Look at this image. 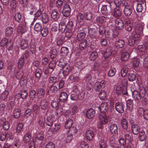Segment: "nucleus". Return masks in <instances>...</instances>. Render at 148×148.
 I'll return each instance as SVG.
<instances>
[{
	"label": "nucleus",
	"mask_w": 148,
	"mask_h": 148,
	"mask_svg": "<svg viewBox=\"0 0 148 148\" xmlns=\"http://www.w3.org/2000/svg\"><path fill=\"white\" fill-rule=\"evenodd\" d=\"M24 59L23 58H21L19 60L18 63V67L21 69L22 68L24 64Z\"/></svg>",
	"instance_id": "nucleus-63"
},
{
	"label": "nucleus",
	"mask_w": 148,
	"mask_h": 148,
	"mask_svg": "<svg viewBox=\"0 0 148 148\" xmlns=\"http://www.w3.org/2000/svg\"><path fill=\"white\" fill-rule=\"evenodd\" d=\"M71 9L69 5L68 4L65 5L62 10V14L63 16L66 17H68L71 14Z\"/></svg>",
	"instance_id": "nucleus-8"
},
{
	"label": "nucleus",
	"mask_w": 148,
	"mask_h": 148,
	"mask_svg": "<svg viewBox=\"0 0 148 148\" xmlns=\"http://www.w3.org/2000/svg\"><path fill=\"white\" fill-rule=\"evenodd\" d=\"M68 133H69V134L71 135H75L77 132L76 128L74 127H71L70 128Z\"/></svg>",
	"instance_id": "nucleus-52"
},
{
	"label": "nucleus",
	"mask_w": 148,
	"mask_h": 148,
	"mask_svg": "<svg viewBox=\"0 0 148 148\" xmlns=\"http://www.w3.org/2000/svg\"><path fill=\"white\" fill-rule=\"evenodd\" d=\"M132 96L135 101L138 102L141 98L140 93L136 90H134L132 92Z\"/></svg>",
	"instance_id": "nucleus-17"
},
{
	"label": "nucleus",
	"mask_w": 148,
	"mask_h": 148,
	"mask_svg": "<svg viewBox=\"0 0 148 148\" xmlns=\"http://www.w3.org/2000/svg\"><path fill=\"white\" fill-rule=\"evenodd\" d=\"M98 57V53L96 51L92 52L90 54L89 58L92 61H94Z\"/></svg>",
	"instance_id": "nucleus-54"
},
{
	"label": "nucleus",
	"mask_w": 148,
	"mask_h": 148,
	"mask_svg": "<svg viewBox=\"0 0 148 148\" xmlns=\"http://www.w3.org/2000/svg\"><path fill=\"white\" fill-rule=\"evenodd\" d=\"M73 123V121L71 119H69L65 123V127L66 128L69 129L71 127Z\"/></svg>",
	"instance_id": "nucleus-47"
},
{
	"label": "nucleus",
	"mask_w": 148,
	"mask_h": 148,
	"mask_svg": "<svg viewBox=\"0 0 148 148\" xmlns=\"http://www.w3.org/2000/svg\"><path fill=\"white\" fill-rule=\"evenodd\" d=\"M57 77L50 76L48 78V82L49 84L53 85L57 81Z\"/></svg>",
	"instance_id": "nucleus-43"
},
{
	"label": "nucleus",
	"mask_w": 148,
	"mask_h": 148,
	"mask_svg": "<svg viewBox=\"0 0 148 148\" xmlns=\"http://www.w3.org/2000/svg\"><path fill=\"white\" fill-rule=\"evenodd\" d=\"M13 41L11 40H10L8 42L7 45L5 46L7 49L8 50H12L13 48Z\"/></svg>",
	"instance_id": "nucleus-45"
},
{
	"label": "nucleus",
	"mask_w": 148,
	"mask_h": 148,
	"mask_svg": "<svg viewBox=\"0 0 148 148\" xmlns=\"http://www.w3.org/2000/svg\"><path fill=\"white\" fill-rule=\"evenodd\" d=\"M133 103L131 99H128L127 101L126 108L128 110H131L133 108Z\"/></svg>",
	"instance_id": "nucleus-48"
},
{
	"label": "nucleus",
	"mask_w": 148,
	"mask_h": 148,
	"mask_svg": "<svg viewBox=\"0 0 148 148\" xmlns=\"http://www.w3.org/2000/svg\"><path fill=\"white\" fill-rule=\"evenodd\" d=\"M67 94L65 92H61L59 97V100L62 102H65L67 99Z\"/></svg>",
	"instance_id": "nucleus-29"
},
{
	"label": "nucleus",
	"mask_w": 148,
	"mask_h": 148,
	"mask_svg": "<svg viewBox=\"0 0 148 148\" xmlns=\"http://www.w3.org/2000/svg\"><path fill=\"white\" fill-rule=\"evenodd\" d=\"M27 27L26 23L24 21H21L19 25L17 31L20 34H22L25 33L27 31Z\"/></svg>",
	"instance_id": "nucleus-6"
},
{
	"label": "nucleus",
	"mask_w": 148,
	"mask_h": 148,
	"mask_svg": "<svg viewBox=\"0 0 148 148\" xmlns=\"http://www.w3.org/2000/svg\"><path fill=\"white\" fill-rule=\"evenodd\" d=\"M125 43V42L123 40L119 39L115 42V45L118 49H120L123 47Z\"/></svg>",
	"instance_id": "nucleus-28"
},
{
	"label": "nucleus",
	"mask_w": 148,
	"mask_h": 148,
	"mask_svg": "<svg viewBox=\"0 0 148 148\" xmlns=\"http://www.w3.org/2000/svg\"><path fill=\"white\" fill-rule=\"evenodd\" d=\"M21 114V110L20 109L15 108L13 111V115L15 119H18L19 117Z\"/></svg>",
	"instance_id": "nucleus-34"
},
{
	"label": "nucleus",
	"mask_w": 148,
	"mask_h": 148,
	"mask_svg": "<svg viewBox=\"0 0 148 148\" xmlns=\"http://www.w3.org/2000/svg\"><path fill=\"white\" fill-rule=\"evenodd\" d=\"M53 118L51 116H49L47 117L46 123L48 126H51L53 124Z\"/></svg>",
	"instance_id": "nucleus-46"
},
{
	"label": "nucleus",
	"mask_w": 148,
	"mask_h": 148,
	"mask_svg": "<svg viewBox=\"0 0 148 148\" xmlns=\"http://www.w3.org/2000/svg\"><path fill=\"white\" fill-rule=\"evenodd\" d=\"M13 32V29L11 27H8L5 29V33L6 36H7L12 35Z\"/></svg>",
	"instance_id": "nucleus-38"
},
{
	"label": "nucleus",
	"mask_w": 148,
	"mask_h": 148,
	"mask_svg": "<svg viewBox=\"0 0 148 148\" xmlns=\"http://www.w3.org/2000/svg\"><path fill=\"white\" fill-rule=\"evenodd\" d=\"M20 46L21 49H25L28 46V41L25 40H22L21 42Z\"/></svg>",
	"instance_id": "nucleus-31"
},
{
	"label": "nucleus",
	"mask_w": 148,
	"mask_h": 148,
	"mask_svg": "<svg viewBox=\"0 0 148 148\" xmlns=\"http://www.w3.org/2000/svg\"><path fill=\"white\" fill-rule=\"evenodd\" d=\"M0 125L3 127L4 130H7L9 128V123L5 118L3 117L0 119Z\"/></svg>",
	"instance_id": "nucleus-9"
},
{
	"label": "nucleus",
	"mask_w": 148,
	"mask_h": 148,
	"mask_svg": "<svg viewBox=\"0 0 148 148\" xmlns=\"http://www.w3.org/2000/svg\"><path fill=\"white\" fill-rule=\"evenodd\" d=\"M129 56L130 55L128 52H123L121 55V60L123 61H127L128 60Z\"/></svg>",
	"instance_id": "nucleus-32"
},
{
	"label": "nucleus",
	"mask_w": 148,
	"mask_h": 148,
	"mask_svg": "<svg viewBox=\"0 0 148 148\" xmlns=\"http://www.w3.org/2000/svg\"><path fill=\"white\" fill-rule=\"evenodd\" d=\"M22 18V15L19 13H16L14 15L15 20L18 23H20L21 21Z\"/></svg>",
	"instance_id": "nucleus-56"
},
{
	"label": "nucleus",
	"mask_w": 148,
	"mask_h": 148,
	"mask_svg": "<svg viewBox=\"0 0 148 148\" xmlns=\"http://www.w3.org/2000/svg\"><path fill=\"white\" fill-rule=\"evenodd\" d=\"M68 80L71 83L79 82L81 81V79L79 76L71 75L70 76Z\"/></svg>",
	"instance_id": "nucleus-13"
},
{
	"label": "nucleus",
	"mask_w": 148,
	"mask_h": 148,
	"mask_svg": "<svg viewBox=\"0 0 148 148\" xmlns=\"http://www.w3.org/2000/svg\"><path fill=\"white\" fill-rule=\"evenodd\" d=\"M139 127L138 125L134 124L132 125L131 130L132 133L134 135H137L139 132Z\"/></svg>",
	"instance_id": "nucleus-19"
},
{
	"label": "nucleus",
	"mask_w": 148,
	"mask_h": 148,
	"mask_svg": "<svg viewBox=\"0 0 148 148\" xmlns=\"http://www.w3.org/2000/svg\"><path fill=\"white\" fill-rule=\"evenodd\" d=\"M40 20L42 21L43 23L46 24L49 21L50 18V16L49 15L47 14L43 13H42V11L39 9L34 14V20L35 21L40 16Z\"/></svg>",
	"instance_id": "nucleus-2"
},
{
	"label": "nucleus",
	"mask_w": 148,
	"mask_h": 148,
	"mask_svg": "<svg viewBox=\"0 0 148 148\" xmlns=\"http://www.w3.org/2000/svg\"><path fill=\"white\" fill-rule=\"evenodd\" d=\"M141 58L143 60V64L144 67L148 68V55L144 53L141 56Z\"/></svg>",
	"instance_id": "nucleus-15"
},
{
	"label": "nucleus",
	"mask_w": 148,
	"mask_h": 148,
	"mask_svg": "<svg viewBox=\"0 0 148 148\" xmlns=\"http://www.w3.org/2000/svg\"><path fill=\"white\" fill-rule=\"evenodd\" d=\"M116 92L118 95L121 94L123 95H126L128 94L127 89L125 87L121 88L119 86L117 87Z\"/></svg>",
	"instance_id": "nucleus-11"
},
{
	"label": "nucleus",
	"mask_w": 148,
	"mask_h": 148,
	"mask_svg": "<svg viewBox=\"0 0 148 148\" xmlns=\"http://www.w3.org/2000/svg\"><path fill=\"white\" fill-rule=\"evenodd\" d=\"M143 26L140 24L138 23L135 26V30L136 34H135V37H137L138 38L140 37L141 34L143 33Z\"/></svg>",
	"instance_id": "nucleus-4"
},
{
	"label": "nucleus",
	"mask_w": 148,
	"mask_h": 148,
	"mask_svg": "<svg viewBox=\"0 0 148 148\" xmlns=\"http://www.w3.org/2000/svg\"><path fill=\"white\" fill-rule=\"evenodd\" d=\"M107 18L103 16H100L97 17L96 18V21L99 23H102L106 22Z\"/></svg>",
	"instance_id": "nucleus-44"
},
{
	"label": "nucleus",
	"mask_w": 148,
	"mask_h": 148,
	"mask_svg": "<svg viewBox=\"0 0 148 148\" xmlns=\"http://www.w3.org/2000/svg\"><path fill=\"white\" fill-rule=\"evenodd\" d=\"M51 16L53 19L55 21H57L60 17L58 12L56 10L52 11L51 13Z\"/></svg>",
	"instance_id": "nucleus-33"
},
{
	"label": "nucleus",
	"mask_w": 148,
	"mask_h": 148,
	"mask_svg": "<svg viewBox=\"0 0 148 148\" xmlns=\"http://www.w3.org/2000/svg\"><path fill=\"white\" fill-rule=\"evenodd\" d=\"M84 18L87 20H90L92 18V14L90 12H85L84 14Z\"/></svg>",
	"instance_id": "nucleus-58"
},
{
	"label": "nucleus",
	"mask_w": 148,
	"mask_h": 148,
	"mask_svg": "<svg viewBox=\"0 0 148 148\" xmlns=\"http://www.w3.org/2000/svg\"><path fill=\"white\" fill-rule=\"evenodd\" d=\"M96 33L95 29L93 28H90L88 30V33L91 37L95 38L96 36H94Z\"/></svg>",
	"instance_id": "nucleus-50"
},
{
	"label": "nucleus",
	"mask_w": 148,
	"mask_h": 148,
	"mask_svg": "<svg viewBox=\"0 0 148 148\" xmlns=\"http://www.w3.org/2000/svg\"><path fill=\"white\" fill-rule=\"evenodd\" d=\"M84 94L81 92L80 93L72 92L70 95V99L73 101H77L78 100H82L84 99Z\"/></svg>",
	"instance_id": "nucleus-3"
},
{
	"label": "nucleus",
	"mask_w": 148,
	"mask_h": 148,
	"mask_svg": "<svg viewBox=\"0 0 148 148\" xmlns=\"http://www.w3.org/2000/svg\"><path fill=\"white\" fill-rule=\"evenodd\" d=\"M66 59L64 58H61L59 62L58 66L60 67H64L66 64Z\"/></svg>",
	"instance_id": "nucleus-49"
},
{
	"label": "nucleus",
	"mask_w": 148,
	"mask_h": 148,
	"mask_svg": "<svg viewBox=\"0 0 148 148\" xmlns=\"http://www.w3.org/2000/svg\"><path fill=\"white\" fill-rule=\"evenodd\" d=\"M66 28L65 22L64 21H61L60 24H59V30L61 33L64 32Z\"/></svg>",
	"instance_id": "nucleus-23"
},
{
	"label": "nucleus",
	"mask_w": 148,
	"mask_h": 148,
	"mask_svg": "<svg viewBox=\"0 0 148 148\" xmlns=\"http://www.w3.org/2000/svg\"><path fill=\"white\" fill-rule=\"evenodd\" d=\"M95 115V112L94 110L90 108L86 112V116L89 119L93 118Z\"/></svg>",
	"instance_id": "nucleus-16"
},
{
	"label": "nucleus",
	"mask_w": 148,
	"mask_h": 148,
	"mask_svg": "<svg viewBox=\"0 0 148 148\" xmlns=\"http://www.w3.org/2000/svg\"><path fill=\"white\" fill-rule=\"evenodd\" d=\"M9 94L8 91L5 90L3 92L1 95L0 96V99L1 101H6L7 100V97Z\"/></svg>",
	"instance_id": "nucleus-35"
},
{
	"label": "nucleus",
	"mask_w": 148,
	"mask_h": 148,
	"mask_svg": "<svg viewBox=\"0 0 148 148\" xmlns=\"http://www.w3.org/2000/svg\"><path fill=\"white\" fill-rule=\"evenodd\" d=\"M124 8L123 12L126 16H130L132 12V7L129 3L126 2L124 3Z\"/></svg>",
	"instance_id": "nucleus-5"
},
{
	"label": "nucleus",
	"mask_w": 148,
	"mask_h": 148,
	"mask_svg": "<svg viewBox=\"0 0 148 148\" xmlns=\"http://www.w3.org/2000/svg\"><path fill=\"white\" fill-rule=\"evenodd\" d=\"M106 92L104 90L101 91L99 94V97L101 100L104 99L106 98Z\"/></svg>",
	"instance_id": "nucleus-61"
},
{
	"label": "nucleus",
	"mask_w": 148,
	"mask_h": 148,
	"mask_svg": "<svg viewBox=\"0 0 148 148\" xmlns=\"http://www.w3.org/2000/svg\"><path fill=\"white\" fill-rule=\"evenodd\" d=\"M32 137L31 133L29 132H25L23 136V141L25 143H28L30 141Z\"/></svg>",
	"instance_id": "nucleus-20"
},
{
	"label": "nucleus",
	"mask_w": 148,
	"mask_h": 148,
	"mask_svg": "<svg viewBox=\"0 0 148 148\" xmlns=\"http://www.w3.org/2000/svg\"><path fill=\"white\" fill-rule=\"evenodd\" d=\"M62 68H63V74L64 76L67 75L71 71L70 67L68 64H66Z\"/></svg>",
	"instance_id": "nucleus-25"
},
{
	"label": "nucleus",
	"mask_w": 148,
	"mask_h": 148,
	"mask_svg": "<svg viewBox=\"0 0 148 148\" xmlns=\"http://www.w3.org/2000/svg\"><path fill=\"white\" fill-rule=\"evenodd\" d=\"M121 125L123 129L126 130L128 126L127 121L125 119H122L121 121Z\"/></svg>",
	"instance_id": "nucleus-42"
},
{
	"label": "nucleus",
	"mask_w": 148,
	"mask_h": 148,
	"mask_svg": "<svg viewBox=\"0 0 148 148\" xmlns=\"http://www.w3.org/2000/svg\"><path fill=\"white\" fill-rule=\"evenodd\" d=\"M84 15L81 13H79L77 16V21L79 22H82L84 21Z\"/></svg>",
	"instance_id": "nucleus-64"
},
{
	"label": "nucleus",
	"mask_w": 148,
	"mask_h": 148,
	"mask_svg": "<svg viewBox=\"0 0 148 148\" xmlns=\"http://www.w3.org/2000/svg\"><path fill=\"white\" fill-rule=\"evenodd\" d=\"M112 3V8L115 7H118L121 4V2L120 0H114L113 2Z\"/></svg>",
	"instance_id": "nucleus-57"
},
{
	"label": "nucleus",
	"mask_w": 148,
	"mask_h": 148,
	"mask_svg": "<svg viewBox=\"0 0 148 148\" xmlns=\"http://www.w3.org/2000/svg\"><path fill=\"white\" fill-rule=\"evenodd\" d=\"M42 28L41 24L39 23H36L34 25V29L36 32H40Z\"/></svg>",
	"instance_id": "nucleus-60"
},
{
	"label": "nucleus",
	"mask_w": 148,
	"mask_h": 148,
	"mask_svg": "<svg viewBox=\"0 0 148 148\" xmlns=\"http://www.w3.org/2000/svg\"><path fill=\"white\" fill-rule=\"evenodd\" d=\"M69 52V49L67 47H62L61 49L60 54L61 56H67Z\"/></svg>",
	"instance_id": "nucleus-30"
},
{
	"label": "nucleus",
	"mask_w": 148,
	"mask_h": 148,
	"mask_svg": "<svg viewBox=\"0 0 148 148\" xmlns=\"http://www.w3.org/2000/svg\"><path fill=\"white\" fill-rule=\"evenodd\" d=\"M107 138L105 137L101 138L99 144L100 148H106Z\"/></svg>",
	"instance_id": "nucleus-22"
},
{
	"label": "nucleus",
	"mask_w": 148,
	"mask_h": 148,
	"mask_svg": "<svg viewBox=\"0 0 148 148\" xmlns=\"http://www.w3.org/2000/svg\"><path fill=\"white\" fill-rule=\"evenodd\" d=\"M110 129L112 134L114 135L117 134L118 127L115 124H112L110 125Z\"/></svg>",
	"instance_id": "nucleus-14"
},
{
	"label": "nucleus",
	"mask_w": 148,
	"mask_h": 148,
	"mask_svg": "<svg viewBox=\"0 0 148 148\" xmlns=\"http://www.w3.org/2000/svg\"><path fill=\"white\" fill-rule=\"evenodd\" d=\"M129 68L127 66H124L121 71V76L124 77L127 75Z\"/></svg>",
	"instance_id": "nucleus-37"
},
{
	"label": "nucleus",
	"mask_w": 148,
	"mask_h": 148,
	"mask_svg": "<svg viewBox=\"0 0 148 148\" xmlns=\"http://www.w3.org/2000/svg\"><path fill=\"white\" fill-rule=\"evenodd\" d=\"M65 37L62 34L60 35L57 37V45L58 46H61L64 43V40Z\"/></svg>",
	"instance_id": "nucleus-21"
},
{
	"label": "nucleus",
	"mask_w": 148,
	"mask_h": 148,
	"mask_svg": "<svg viewBox=\"0 0 148 148\" xmlns=\"http://www.w3.org/2000/svg\"><path fill=\"white\" fill-rule=\"evenodd\" d=\"M94 135V133L92 131L88 130L86 132L85 138L87 140L91 141L93 139Z\"/></svg>",
	"instance_id": "nucleus-12"
},
{
	"label": "nucleus",
	"mask_w": 148,
	"mask_h": 148,
	"mask_svg": "<svg viewBox=\"0 0 148 148\" xmlns=\"http://www.w3.org/2000/svg\"><path fill=\"white\" fill-rule=\"evenodd\" d=\"M84 81H85L87 84H91L92 80L91 75H87L84 78Z\"/></svg>",
	"instance_id": "nucleus-59"
},
{
	"label": "nucleus",
	"mask_w": 148,
	"mask_h": 148,
	"mask_svg": "<svg viewBox=\"0 0 148 148\" xmlns=\"http://www.w3.org/2000/svg\"><path fill=\"white\" fill-rule=\"evenodd\" d=\"M145 3L141 4L138 3L136 7V11L138 12H140L144 11L145 9Z\"/></svg>",
	"instance_id": "nucleus-24"
},
{
	"label": "nucleus",
	"mask_w": 148,
	"mask_h": 148,
	"mask_svg": "<svg viewBox=\"0 0 148 148\" xmlns=\"http://www.w3.org/2000/svg\"><path fill=\"white\" fill-rule=\"evenodd\" d=\"M115 23L116 27L118 29L121 30L123 29L124 25V21L121 19H117L116 20Z\"/></svg>",
	"instance_id": "nucleus-18"
},
{
	"label": "nucleus",
	"mask_w": 148,
	"mask_h": 148,
	"mask_svg": "<svg viewBox=\"0 0 148 148\" xmlns=\"http://www.w3.org/2000/svg\"><path fill=\"white\" fill-rule=\"evenodd\" d=\"M85 34L84 32L79 33L77 35V39L79 40H81L85 38Z\"/></svg>",
	"instance_id": "nucleus-62"
},
{
	"label": "nucleus",
	"mask_w": 148,
	"mask_h": 148,
	"mask_svg": "<svg viewBox=\"0 0 148 148\" xmlns=\"http://www.w3.org/2000/svg\"><path fill=\"white\" fill-rule=\"evenodd\" d=\"M87 45V41L84 40L81 42L79 44V48L80 50H83L86 49Z\"/></svg>",
	"instance_id": "nucleus-36"
},
{
	"label": "nucleus",
	"mask_w": 148,
	"mask_h": 148,
	"mask_svg": "<svg viewBox=\"0 0 148 148\" xmlns=\"http://www.w3.org/2000/svg\"><path fill=\"white\" fill-rule=\"evenodd\" d=\"M115 107L116 110L119 113H122L124 112V105L122 103H116L115 104Z\"/></svg>",
	"instance_id": "nucleus-10"
},
{
	"label": "nucleus",
	"mask_w": 148,
	"mask_h": 148,
	"mask_svg": "<svg viewBox=\"0 0 148 148\" xmlns=\"http://www.w3.org/2000/svg\"><path fill=\"white\" fill-rule=\"evenodd\" d=\"M121 12L119 9L117 8L114 9L113 16L114 17L116 18L118 17L121 16Z\"/></svg>",
	"instance_id": "nucleus-53"
},
{
	"label": "nucleus",
	"mask_w": 148,
	"mask_h": 148,
	"mask_svg": "<svg viewBox=\"0 0 148 148\" xmlns=\"http://www.w3.org/2000/svg\"><path fill=\"white\" fill-rule=\"evenodd\" d=\"M42 35L43 37H46L48 33V29L47 28L44 27L40 30Z\"/></svg>",
	"instance_id": "nucleus-55"
},
{
	"label": "nucleus",
	"mask_w": 148,
	"mask_h": 148,
	"mask_svg": "<svg viewBox=\"0 0 148 148\" xmlns=\"http://www.w3.org/2000/svg\"><path fill=\"white\" fill-rule=\"evenodd\" d=\"M139 59L136 58H134L132 61V64L134 68H137L139 66L140 63Z\"/></svg>",
	"instance_id": "nucleus-27"
},
{
	"label": "nucleus",
	"mask_w": 148,
	"mask_h": 148,
	"mask_svg": "<svg viewBox=\"0 0 148 148\" xmlns=\"http://www.w3.org/2000/svg\"><path fill=\"white\" fill-rule=\"evenodd\" d=\"M138 38L137 37H135V35L133 37L130 38L128 41L129 45L130 46H132L136 42V40H138Z\"/></svg>",
	"instance_id": "nucleus-40"
},
{
	"label": "nucleus",
	"mask_w": 148,
	"mask_h": 148,
	"mask_svg": "<svg viewBox=\"0 0 148 148\" xmlns=\"http://www.w3.org/2000/svg\"><path fill=\"white\" fill-rule=\"evenodd\" d=\"M42 71L39 68H37L35 71V77L38 79H39L42 74Z\"/></svg>",
	"instance_id": "nucleus-39"
},
{
	"label": "nucleus",
	"mask_w": 148,
	"mask_h": 148,
	"mask_svg": "<svg viewBox=\"0 0 148 148\" xmlns=\"http://www.w3.org/2000/svg\"><path fill=\"white\" fill-rule=\"evenodd\" d=\"M18 5L17 1L16 0H12L10 2V5L12 10H15Z\"/></svg>",
	"instance_id": "nucleus-41"
},
{
	"label": "nucleus",
	"mask_w": 148,
	"mask_h": 148,
	"mask_svg": "<svg viewBox=\"0 0 148 148\" xmlns=\"http://www.w3.org/2000/svg\"><path fill=\"white\" fill-rule=\"evenodd\" d=\"M109 107L108 102H104L101 104L100 106L98 107V108L102 113L99 116V118L101 123L100 126L97 125L98 127L101 128L102 124H105L108 122L109 117L106 116L104 113L107 111Z\"/></svg>",
	"instance_id": "nucleus-1"
},
{
	"label": "nucleus",
	"mask_w": 148,
	"mask_h": 148,
	"mask_svg": "<svg viewBox=\"0 0 148 148\" xmlns=\"http://www.w3.org/2000/svg\"><path fill=\"white\" fill-rule=\"evenodd\" d=\"M40 106L42 109L45 110L48 106L47 101L45 99L42 100L40 102Z\"/></svg>",
	"instance_id": "nucleus-26"
},
{
	"label": "nucleus",
	"mask_w": 148,
	"mask_h": 148,
	"mask_svg": "<svg viewBox=\"0 0 148 148\" xmlns=\"http://www.w3.org/2000/svg\"><path fill=\"white\" fill-rule=\"evenodd\" d=\"M136 77L135 74L133 73H129L128 74V79L130 82H133L136 79Z\"/></svg>",
	"instance_id": "nucleus-51"
},
{
	"label": "nucleus",
	"mask_w": 148,
	"mask_h": 148,
	"mask_svg": "<svg viewBox=\"0 0 148 148\" xmlns=\"http://www.w3.org/2000/svg\"><path fill=\"white\" fill-rule=\"evenodd\" d=\"M124 24L125 30L128 31H132L133 28V25L131 23L130 20L128 18H126L124 20Z\"/></svg>",
	"instance_id": "nucleus-7"
}]
</instances>
